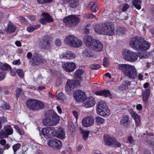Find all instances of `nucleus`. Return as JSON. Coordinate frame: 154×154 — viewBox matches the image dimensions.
Wrapping results in <instances>:
<instances>
[{"mask_svg": "<svg viewBox=\"0 0 154 154\" xmlns=\"http://www.w3.org/2000/svg\"><path fill=\"white\" fill-rule=\"evenodd\" d=\"M105 121V120L104 119L99 116H97L95 118L96 122L98 125L103 124Z\"/></svg>", "mask_w": 154, "mask_h": 154, "instance_id": "f704fd0d", "label": "nucleus"}, {"mask_svg": "<svg viewBox=\"0 0 154 154\" xmlns=\"http://www.w3.org/2000/svg\"><path fill=\"white\" fill-rule=\"evenodd\" d=\"M13 63L14 65H19L20 64V59L14 60L13 61Z\"/></svg>", "mask_w": 154, "mask_h": 154, "instance_id": "680f3d73", "label": "nucleus"}, {"mask_svg": "<svg viewBox=\"0 0 154 154\" xmlns=\"http://www.w3.org/2000/svg\"><path fill=\"white\" fill-rule=\"evenodd\" d=\"M57 99L63 100L66 99V97L65 95L62 92L59 93L57 96Z\"/></svg>", "mask_w": 154, "mask_h": 154, "instance_id": "ea45409f", "label": "nucleus"}, {"mask_svg": "<svg viewBox=\"0 0 154 154\" xmlns=\"http://www.w3.org/2000/svg\"><path fill=\"white\" fill-rule=\"evenodd\" d=\"M17 72L19 76L22 77L23 76V74L22 70L19 69L17 70Z\"/></svg>", "mask_w": 154, "mask_h": 154, "instance_id": "603ef678", "label": "nucleus"}, {"mask_svg": "<svg viewBox=\"0 0 154 154\" xmlns=\"http://www.w3.org/2000/svg\"><path fill=\"white\" fill-rule=\"evenodd\" d=\"M75 64L73 62L66 63L62 65L63 69L68 72H73L75 68Z\"/></svg>", "mask_w": 154, "mask_h": 154, "instance_id": "f3484780", "label": "nucleus"}, {"mask_svg": "<svg viewBox=\"0 0 154 154\" xmlns=\"http://www.w3.org/2000/svg\"><path fill=\"white\" fill-rule=\"evenodd\" d=\"M94 17H95V16L91 13L86 14L85 15V17L87 19H92Z\"/></svg>", "mask_w": 154, "mask_h": 154, "instance_id": "3c124183", "label": "nucleus"}, {"mask_svg": "<svg viewBox=\"0 0 154 154\" xmlns=\"http://www.w3.org/2000/svg\"><path fill=\"white\" fill-rule=\"evenodd\" d=\"M116 31L117 32V34L119 35H123L125 34V30L123 28H119L116 29Z\"/></svg>", "mask_w": 154, "mask_h": 154, "instance_id": "58836bf2", "label": "nucleus"}, {"mask_svg": "<svg viewBox=\"0 0 154 154\" xmlns=\"http://www.w3.org/2000/svg\"><path fill=\"white\" fill-rule=\"evenodd\" d=\"M21 146V145L20 143L16 144L13 146L12 148L14 153H15L16 151L19 149Z\"/></svg>", "mask_w": 154, "mask_h": 154, "instance_id": "4c0bfd02", "label": "nucleus"}, {"mask_svg": "<svg viewBox=\"0 0 154 154\" xmlns=\"http://www.w3.org/2000/svg\"><path fill=\"white\" fill-rule=\"evenodd\" d=\"M147 143L150 146H154V143H153L152 141L150 140H147L146 141Z\"/></svg>", "mask_w": 154, "mask_h": 154, "instance_id": "e2e57ef3", "label": "nucleus"}, {"mask_svg": "<svg viewBox=\"0 0 154 154\" xmlns=\"http://www.w3.org/2000/svg\"><path fill=\"white\" fill-rule=\"evenodd\" d=\"M98 114L104 117L108 116L110 114V111L106 106L105 103L103 101L99 102L96 109Z\"/></svg>", "mask_w": 154, "mask_h": 154, "instance_id": "0eeeda50", "label": "nucleus"}, {"mask_svg": "<svg viewBox=\"0 0 154 154\" xmlns=\"http://www.w3.org/2000/svg\"><path fill=\"white\" fill-rule=\"evenodd\" d=\"M82 54L83 56L85 57H89L92 56V54L90 52V51L86 49L83 51L82 52Z\"/></svg>", "mask_w": 154, "mask_h": 154, "instance_id": "e433bc0d", "label": "nucleus"}, {"mask_svg": "<svg viewBox=\"0 0 154 154\" xmlns=\"http://www.w3.org/2000/svg\"><path fill=\"white\" fill-rule=\"evenodd\" d=\"M138 79L139 81H141L143 80V75L141 73H140L138 74Z\"/></svg>", "mask_w": 154, "mask_h": 154, "instance_id": "774afa93", "label": "nucleus"}, {"mask_svg": "<svg viewBox=\"0 0 154 154\" xmlns=\"http://www.w3.org/2000/svg\"><path fill=\"white\" fill-rule=\"evenodd\" d=\"M75 99L78 102H81L84 100L85 95L84 92L80 90L75 91L74 94Z\"/></svg>", "mask_w": 154, "mask_h": 154, "instance_id": "2eb2a0df", "label": "nucleus"}, {"mask_svg": "<svg viewBox=\"0 0 154 154\" xmlns=\"http://www.w3.org/2000/svg\"><path fill=\"white\" fill-rule=\"evenodd\" d=\"M150 95V90L148 89L143 91L142 96L143 101H146L148 100Z\"/></svg>", "mask_w": 154, "mask_h": 154, "instance_id": "c85d7f7f", "label": "nucleus"}, {"mask_svg": "<svg viewBox=\"0 0 154 154\" xmlns=\"http://www.w3.org/2000/svg\"><path fill=\"white\" fill-rule=\"evenodd\" d=\"M76 81L69 80L67 82V85L65 87V89L67 93L69 95L72 94L71 91L76 86Z\"/></svg>", "mask_w": 154, "mask_h": 154, "instance_id": "ddd939ff", "label": "nucleus"}, {"mask_svg": "<svg viewBox=\"0 0 154 154\" xmlns=\"http://www.w3.org/2000/svg\"><path fill=\"white\" fill-rule=\"evenodd\" d=\"M143 54H140V53H139V54L138 55L141 58H146L148 57L149 56V54L146 52H144L143 53Z\"/></svg>", "mask_w": 154, "mask_h": 154, "instance_id": "79ce46f5", "label": "nucleus"}, {"mask_svg": "<svg viewBox=\"0 0 154 154\" xmlns=\"http://www.w3.org/2000/svg\"><path fill=\"white\" fill-rule=\"evenodd\" d=\"M16 29V27L13 24H9L6 29V31L8 33H11L15 31Z\"/></svg>", "mask_w": 154, "mask_h": 154, "instance_id": "2f4dec72", "label": "nucleus"}, {"mask_svg": "<svg viewBox=\"0 0 154 154\" xmlns=\"http://www.w3.org/2000/svg\"><path fill=\"white\" fill-rule=\"evenodd\" d=\"M26 105L30 109L36 111L43 109L45 106L40 101L35 99L31 98L26 100Z\"/></svg>", "mask_w": 154, "mask_h": 154, "instance_id": "20e7f679", "label": "nucleus"}, {"mask_svg": "<svg viewBox=\"0 0 154 154\" xmlns=\"http://www.w3.org/2000/svg\"><path fill=\"white\" fill-rule=\"evenodd\" d=\"M114 34V27L112 22H106L104 23L103 35L112 36Z\"/></svg>", "mask_w": 154, "mask_h": 154, "instance_id": "1a4fd4ad", "label": "nucleus"}, {"mask_svg": "<svg viewBox=\"0 0 154 154\" xmlns=\"http://www.w3.org/2000/svg\"><path fill=\"white\" fill-rule=\"evenodd\" d=\"M127 141L128 142L131 144H134L135 143V140L131 136H129L128 137Z\"/></svg>", "mask_w": 154, "mask_h": 154, "instance_id": "49530a36", "label": "nucleus"}, {"mask_svg": "<svg viewBox=\"0 0 154 154\" xmlns=\"http://www.w3.org/2000/svg\"><path fill=\"white\" fill-rule=\"evenodd\" d=\"M45 60L42 56L37 53L33 54L31 62L33 65H38L44 63Z\"/></svg>", "mask_w": 154, "mask_h": 154, "instance_id": "f8f14e48", "label": "nucleus"}, {"mask_svg": "<svg viewBox=\"0 0 154 154\" xmlns=\"http://www.w3.org/2000/svg\"><path fill=\"white\" fill-rule=\"evenodd\" d=\"M129 6L128 4H126L123 7L122 10L123 11H125L128 8Z\"/></svg>", "mask_w": 154, "mask_h": 154, "instance_id": "338daca9", "label": "nucleus"}, {"mask_svg": "<svg viewBox=\"0 0 154 154\" xmlns=\"http://www.w3.org/2000/svg\"><path fill=\"white\" fill-rule=\"evenodd\" d=\"M89 132L88 131H85L83 133V139L84 140H86L88 137Z\"/></svg>", "mask_w": 154, "mask_h": 154, "instance_id": "864d4df0", "label": "nucleus"}, {"mask_svg": "<svg viewBox=\"0 0 154 154\" xmlns=\"http://www.w3.org/2000/svg\"><path fill=\"white\" fill-rule=\"evenodd\" d=\"M132 4L138 10L140 9L141 6L140 4L141 3V0H133Z\"/></svg>", "mask_w": 154, "mask_h": 154, "instance_id": "473e14b6", "label": "nucleus"}, {"mask_svg": "<svg viewBox=\"0 0 154 154\" xmlns=\"http://www.w3.org/2000/svg\"><path fill=\"white\" fill-rule=\"evenodd\" d=\"M1 108L3 110H7L8 109L9 106L5 102H3V104L1 106Z\"/></svg>", "mask_w": 154, "mask_h": 154, "instance_id": "a18cd8bd", "label": "nucleus"}, {"mask_svg": "<svg viewBox=\"0 0 154 154\" xmlns=\"http://www.w3.org/2000/svg\"><path fill=\"white\" fill-rule=\"evenodd\" d=\"M103 65L105 67H107L109 65V59L107 57H104L103 59Z\"/></svg>", "mask_w": 154, "mask_h": 154, "instance_id": "37998d69", "label": "nucleus"}, {"mask_svg": "<svg viewBox=\"0 0 154 154\" xmlns=\"http://www.w3.org/2000/svg\"><path fill=\"white\" fill-rule=\"evenodd\" d=\"M19 20L20 22L22 23H26L27 22L26 19L23 17H20Z\"/></svg>", "mask_w": 154, "mask_h": 154, "instance_id": "13d9d810", "label": "nucleus"}, {"mask_svg": "<svg viewBox=\"0 0 154 154\" xmlns=\"http://www.w3.org/2000/svg\"><path fill=\"white\" fill-rule=\"evenodd\" d=\"M104 23L97 24L94 26L95 32L99 34H103Z\"/></svg>", "mask_w": 154, "mask_h": 154, "instance_id": "b1692460", "label": "nucleus"}, {"mask_svg": "<svg viewBox=\"0 0 154 154\" xmlns=\"http://www.w3.org/2000/svg\"><path fill=\"white\" fill-rule=\"evenodd\" d=\"M74 116L77 119L78 118V112L75 111H73L72 112Z\"/></svg>", "mask_w": 154, "mask_h": 154, "instance_id": "0e129e2a", "label": "nucleus"}, {"mask_svg": "<svg viewBox=\"0 0 154 154\" xmlns=\"http://www.w3.org/2000/svg\"><path fill=\"white\" fill-rule=\"evenodd\" d=\"M94 119L92 116H88L84 118L82 121L83 125L85 127H90L94 123Z\"/></svg>", "mask_w": 154, "mask_h": 154, "instance_id": "dca6fc26", "label": "nucleus"}, {"mask_svg": "<svg viewBox=\"0 0 154 154\" xmlns=\"http://www.w3.org/2000/svg\"><path fill=\"white\" fill-rule=\"evenodd\" d=\"M83 71L82 69H78L74 73V78L77 81H80L81 79V75L83 74Z\"/></svg>", "mask_w": 154, "mask_h": 154, "instance_id": "c756f323", "label": "nucleus"}, {"mask_svg": "<svg viewBox=\"0 0 154 154\" xmlns=\"http://www.w3.org/2000/svg\"><path fill=\"white\" fill-rule=\"evenodd\" d=\"M42 18L40 20L41 23L44 24L47 22L49 23L53 21V19L47 13H43L42 14Z\"/></svg>", "mask_w": 154, "mask_h": 154, "instance_id": "aec40b11", "label": "nucleus"}, {"mask_svg": "<svg viewBox=\"0 0 154 154\" xmlns=\"http://www.w3.org/2000/svg\"><path fill=\"white\" fill-rule=\"evenodd\" d=\"M80 21L79 18L75 15H70L65 17L63 22L66 26L71 28L78 24Z\"/></svg>", "mask_w": 154, "mask_h": 154, "instance_id": "423d86ee", "label": "nucleus"}, {"mask_svg": "<svg viewBox=\"0 0 154 154\" xmlns=\"http://www.w3.org/2000/svg\"><path fill=\"white\" fill-rule=\"evenodd\" d=\"M121 144L119 142L117 141L115 139V141L113 142L112 146H115L116 147H120L121 146Z\"/></svg>", "mask_w": 154, "mask_h": 154, "instance_id": "de8ad7c7", "label": "nucleus"}, {"mask_svg": "<svg viewBox=\"0 0 154 154\" xmlns=\"http://www.w3.org/2000/svg\"><path fill=\"white\" fill-rule=\"evenodd\" d=\"M96 94L97 95L104 96L105 97L109 96L110 98H112V97L110 96L111 95V94L109 91L108 90H103L102 91H98L96 92Z\"/></svg>", "mask_w": 154, "mask_h": 154, "instance_id": "cd10ccee", "label": "nucleus"}, {"mask_svg": "<svg viewBox=\"0 0 154 154\" xmlns=\"http://www.w3.org/2000/svg\"><path fill=\"white\" fill-rule=\"evenodd\" d=\"M130 45L134 49L141 51L147 50L150 47V44L147 42L143 41L138 36L131 38L130 42Z\"/></svg>", "mask_w": 154, "mask_h": 154, "instance_id": "f257e3e1", "label": "nucleus"}, {"mask_svg": "<svg viewBox=\"0 0 154 154\" xmlns=\"http://www.w3.org/2000/svg\"><path fill=\"white\" fill-rule=\"evenodd\" d=\"M100 67V65L97 64H92L90 66V68L93 70H97Z\"/></svg>", "mask_w": 154, "mask_h": 154, "instance_id": "c03bdc74", "label": "nucleus"}, {"mask_svg": "<svg viewBox=\"0 0 154 154\" xmlns=\"http://www.w3.org/2000/svg\"><path fill=\"white\" fill-rule=\"evenodd\" d=\"M48 145L54 149H59L62 147V143L60 140L54 139L50 140L48 143Z\"/></svg>", "mask_w": 154, "mask_h": 154, "instance_id": "4468645a", "label": "nucleus"}, {"mask_svg": "<svg viewBox=\"0 0 154 154\" xmlns=\"http://www.w3.org/2000/svg\"><path fill=\"white\" fill-rule=\"evenodd\" d=\"M130 122V118L128 115L123 116L120 120L119 122L122 126L126 127L128 125Z\"/></svg>", "mask_w": 154, "mask_h": 154, "instance_id": "393cba45", "label": "nucleus"}, {"mask_svg": "<svg viewBox=\"0 0 154 154\" xmlns=\"http://www.w3.org/2000/svg\"><path fill=\"white\" fill-rule=\"evenodd\" d=\"M56 136L57 138L61 139H64L65 137V134L64 130L61 128H59L56 131L55 130Z\"/></svg>", "mask_w": 154, "mask_h": 154, "instance_id": "a878e982", "label": "nucleus"}, {"mask_svg": "<svg viewBox=\"0 0 154 154\" xmlns=\"http://www.w3.org/2000/svg\"><path fill=\"white\" fill-rule=\"evenodd\" d=\"M95 39H94L92 36L86 35L84 38L83 41L84 43L85 44L86 46L90 48L91 45L95 41Z\"/></svg>", "mask_w": 154, "mask_h": 154, "instance_id": "4be33fe9", "label": "nucleus"}, {"mask_svg": "<svg viewBox=\"0 0 154 154\" xmlns=\"http://www.w3.org/2000/svg\"><path fill=\"white\" fill-rule=\"evenodd\" d=\"M61 79L60 78H59L57 79L56 80L55 85L57 86H59L61 83Z\"/></svg>", "mask_w": 154, "mask_h": 154, "instance_id": "6e6d98bb", "label": "nucleus"}, {"mask_svg": "<svg viewBox=\"0 0 154 154\" xmlns=\"http://www.w3.org/2000/svg\"><path fill=\"white\" fill-rule=\"evenodd\" d=\"M42 133L45 138H48L55 136L56 133L54 127H48L43 128L42 130Z\"/></svg>", "mask_w": 154, "mask_h": 154, "instance_id": "9d476101", "label": "nucleus"}, {"mask_svg": "<svg viewBox=\"0 0 154 154\" xmlns=\"http://www.w3.org/2000/svg\"><path fill=\"white\" fill-rule=\"evenodd\" d=\"M11 68V66L7 63L3 64L0 63V69L5 70L10 69Z\"/></svg>", "mask_w": 154, "mask_h": 154, "instance_id": "72a5a7b5", "label": "nucleus"}, {"mask_svg": "<svg viewBox=\"0 0 154 154\" xmlns=\"http://www.w3.org/2000/svg\"><path fill=\"white\" fill-rule=\"evenodd\" d=\"M61 41L59 39H57L55 41V44L56 45L58 46H60L61 45Z\"/></svg>", "mask_w": 154, "mask_h": 154, "instance_id": "bf43d9fd", "label": "nucleus"}, {"mask_svg": "<svg viewBox=\"0 0 154 154\" xmlns=\"http://www.w3.org/2000/svg\"><path fill=\"white\" fill-rule=\"evenodd\" d=\"M14 128L20 135L22 134L23 133V132L22 131V130L18 126L15 125L14 126Z\"/></svg>", "mask_w": 154, "mask_h": 154, "instance_id": "5fc2aeb1", "label": "nucleus"}, {"mask_svg": "<svg viewBox=\"0 0 154 154\" xmlns=\"http://www.w3.org/2000/svg\"><path fill=\"white\" fill-rule=\"evenodd\" d=\"M104 142L106 145L112 146L115 138L107 134H105L103 137Z\"/></svg>", "mask_w": 154, "mask_h": 154, "instance_id": "412c9836", "label": "nucleus"}, {"mask_svg": "<svg viewBox=\"0 0 154 154\" xmlns=\"http://www.w3.org/2000/svg\"><path fill=\"white\" fill-rule=\"evenodd\" d=\"M45 116L43 119V124L45 126L55 125L59 122V116L52 110L47 112Z\"/></svg>", "mask_w": 154, "mask_h": 154, "instance_id": "7ed1b4c3", "label": "nucleus"}, {"mask_svg": "<svg viewBox=\"0 0 154 154\" xmlns=\"http://www.w3.org/2000/svg\"><path fill=\"white\" fill-rule=\"evenodd\" d=\"M7 120L5 117V116L1 117L0 118V125H2L7 122Z\"/></svg>", "mask_w": 154, "mask_h": 154, "instance_id": "09e8293b", "label": "nucleus"}, {"mask_svg": "<svg viewBox=\"0 0 154 154\" xmlns=\"http://www.w3.org/2000/svg\"><path fill=\"white\" fill-rule=\"evenodd\" d=\"M43 41H42V42ZM42 47L46 49H48L49 48L50 46V43L49 41H44L43 44H42Z\"/></svg>", "mask_w": 154, "mask_h": 154, "instance_id": "c9c22d12", "label": "nucleus"}, {"mask_svg": "<svg viewBox=\"0 0 154 154\" xmlns=\"http://www.w3.org/2000/svg\"><path fill=\"white\" fill-rule=\"evenodd\" d=\"M88 5L90 7V9L92 10H93V9L94 8L96 7V5L94 2L90 3Z\"/></svg>", "mask_w": 154, "mask_h": 154, "instance_id": "4d7b16f0", "label": "nucleus"}, {"mask_svg": "<svg viewBox=\"0 0 154 154\" xmlns=\"http://www.w3.org/2000/svg\"><path fill=\"white\" fill-rule=\"evenodd\" d=\"M131 114L132 117L133 118L135 121L136 125L137 126H138L140 125V116L134 111L131 112Z\"/></svg>", "mask_w": 154, "mask_h": 154, "instance_id": "bb28decb", "label": "nucleus"}, {"mask_svg": "<svg viewBox=\"0 0 154 154\" xmlns=\"http://www.w3.org/2000/svg\"><path fill=\"white\" fill-rule=\"evenodd\" d=\"M53 0H37V2L39 3L44 4L53 1Z\"/></svg>", "mask_w": 154, "mask_h": 154, "instance_id": "8fccbe9b", "label": "nucleus"}, {"mask_svg": "<svg viewBox=\"0 0 154 154\" xmlns=\"http://www.w3.org/2000/svg\"><path fill=\"white\" fill-rule=\"evenodd\" d=\"M65 42L69 46L75 48L81 47L83 43L81 40L72 35L67 36L65 39Z\"/></svg>", "mask_w": 154, "mask_h": 154, "instance_id": "39448f33", "label": "nucleus"}, {"mask_svg": "<svg viewBox=\"0 0 154 154\" xmlns=\"http://www.w3.org/2000/svg\"><path fill=\"white\" fill-rule=\"evenodd\" d=\"M40 26L37 25L36 26H31L27 27V30L29 32H32L34 31L35 29H38L39 28Z\"/></svg>", "mask_w": 154, "mask_h": 154, "instance_id": "a19ab883", "label": "nucleus"}, {"mask_svg": "<svg viewBox=\"0 0 154 154\" xmlns=\"http://www.w3.org/2000/svg\"><path fill=\"white\" fill-rule=\"evenodd\" d=\"M122 56L124 59L131 62L136 61L138 57V55L136 53L128 50L123 52Z\"/></svg>", "mask_w": 154, "mask_h": 154, "instance_id": "6e6552de", "label": "nucleus"}, {"mask_svg": "<svg viewBox=\"0 0 154 154\" xmlns=\"http://www.w3.org/2000/svg\"><path fill=\"white\" fill-rule=\"evenodd\" d=\"M118 68L130 79L134 80L137 78V71L134 66L126 64H120Z\"/></svg>", "mask_w": 154, "mask_h": 154, "instance_id": "f03ea898", "label": "nucleus"}, {"mask_svg": "<svg viewBox=\"0 0 154 154\" xmlns=\"http://www.w3.org/2000/svg\"><path fill=\"white\" fill-rule=\"evenodd\" d=\"M21 91L20 88H18L16 90V95L17 97H19Z\"/></svg>", "mask_w": 154, "mask_h": 154, "instance_id": "69168bd1", "label": "nucleus"}, {"mask_svg": "<svg viewBox=\"0 0 154 154\" xmlns=\"http://www.w3.org/2000/svg\"><path fill=\"white\" fill-rule=\"evenodd\" d=\"M5 77V72H0V81L3 80Z\"/></svg>", "mask_w": 154, "mask_h": 154, "instance_id": "052dcab7", "label": "nucleus"}, {"mask_svg": "<svg viewBox=\"0 0 154 154\" xmlns=\"http://www.w3.org/2000/svg\"><path fill=\"white\" fill-rule=\"evenodd\" d=\"M64 57L68 59L74 58L75 57V54L71 51L67 52L63 56Z\"/></svg>", "mask_w": 154, "mask_h": 154, "instance_id": "7c9ffc66", "label": "nucleus"}, {"mask_svg": "<svg viewBox=\"0 0 154 154\" xmlns=\"http://www.w3.org/2000/svg\"><path fill=\"white\" fill-rule=\"evenodd\" d=\"M95 104L94 99L92 97H90L84 100L83 106L86 108H91L94 106Z\"/></svg>", "mask_w": 154, "mask_h": 154, "instance_id": "6ab92c4d", "label": "nucleus"}, {"mask_svg": "<svg viewBox=\"0 0 154 154\" xmlns=\"http://www.w3.org/2000/svg\"><path fill=\"white\" fill-rule=\"evenodd\" d=\"M64 3L68 4L69 6L71 8L76 7L79 4V0H64Z\"/></svg>", "mask_w": 154, "mask_h": 154, "instance_id": "5701e85b", "label": "nucleus"}, {"mask_svg": "<svg viewBox=\"0 0 154 154\" xmlns=\"http://www.w3.org/2000/svg\"><path fill=\"white\" fill-rule=\"evenodd\" d=\"M13 133V130L10 125H7L4 127L3 130L0 131V136L2 138H7L8 136Z\"/></svg>", "mask_w": 154, "mask_h": 154, "instance_id": "9b49d317", "label": "nucleus"}, {"mask_svg": "<svg viewBox=\"0 0 154 154\" xmlns=\"http://www.w3.org/2000/svg\"><path fill=\"white\" fill-rule=\"evenodd\" d=\"M103 45L99 41L96 40L90 47V49L95 51H101L103 49Z\"/></svg>", "mask_w": 154, "mask_h": 154, "instance_id": "a211bd4d", "label": "nucleus"}]
</instances>
